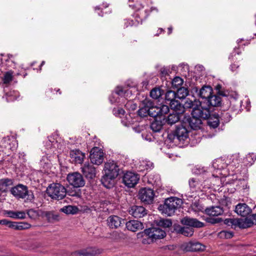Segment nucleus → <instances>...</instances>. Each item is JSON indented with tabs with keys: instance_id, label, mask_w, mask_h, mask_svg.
<instances>
[{
	"instance_id": "obj_1",
	"label": "nucleus",
	"mask_w": 256,
	"mask_h": 256,
	"mask_svg": "<svg viewBox=\"0 0 256 256\" xmlns=\"http://www.w3.org/2000/svg\"><path fill=\"white\" fill-rule=\"evenodd\" d=\"M182 204V199L176 197H170L165 200L163 204L160 205L158 210L162 214L171 216L174 214L177 209L181 207Z\"/></svg>"
},
{
	"instance_id": "obj_2",
	"label": "nucleus",
	"mask_w": 256,
	"mask_h": 256,
	"mask_svg": "<svg viewBox=\"0 0 256 256\" xmlns=\"http://www.w3.org/2000/svg\"><path fill=\"white\" fill-rule=\"evenodd\" d=\"M46 193L52 199L60 200L66 197V190L60 183H52L47 188Z\"/></svg>"
},
{
	"instance_id": "obj_3",
	"label": "nucleus",
	"mask_w": 256,
	"mask_h": 256,
	"mask_svg": "<svg viewBox=\"0 0 256 256\" xmlns=\"http://www.w3.org/2000/svg\"><path fill=\"white\" fill-rule=\"evenodd\" d=\"M11 194L15 197L19 198H26L27 202H33L34 196L32 190H28V187L19 184L10 190Z\"/></svg>"
},
{
	"instance_id": "obj_4",
	"label": "nucleus",
	"mask_w": 256,
	"mask_h": 256,
	"mask_svg": "<svg viewBox=\"0 0 256 256\" xmlns=\"http://www.w3.org/2000/svg\"><path fill=\"white\" fill-rule=\"evenodd\" d=\"M144 236L148 239V243H150L153 241L164 238L166 235V232L158 228H151L146 229L144 232Z\"/></svg>"
},
{
	"instance_id": "obj_5",
	"label": "nucleus",
	"mask_w": 256,
	"mask_h": 256,
	"mask_svg": "<svg viewBox=\"0 0 256 256\" xmlns=\"http://www.w3.org/2000/svg\"><path fill=\"white\" fill-rule=\"evenodd\" d=\"M66 179L70 184L74 188L82 187L85 184V181L82 176L78 172H74L68 174Z\"/></svg>"
},
{
	"instance_id": "obj_6",
	"label": "nucleus",
	"mask_w": 256,
	"mask_h": 256,
	"mask_svg": "<svg viewBox=\"0 0 256 256\" xmlns=\"http://www.w3.org/2000/svg\"><path fill=\"white\" fill-rule=\"evenodd\" d=\"M102 252V250L95 247H88L72 252L70 256H96Z\"/></svg>"
},
{
	"instance_id": "obj_7",
	"label": "nucleus",
	"mask_w": 256,
	"mask_h": 256,
	"mask_svg": "<svg viewBox=\"0 0 256 256\" xmlns=\"http://www.w3.org/2000/svg\"><path fill=\"white\" fill-rule=\"evenodd\" d=\"M138 198L146 204H152L154 201V190L149 188H143L138 192Z\"/></svg>"
},
{
	"instance_id": "obj_8",
	"label": "nucleus",
	"mask_w": 256,
	"mask_h": 256,
	"mask_svg": "<svg viewBox=\"0 0 256 256\" xmlns=\"http://www.w3.org/2000/svg\"><path fill=\"white\" fill-rule=\"evenodd\" d=\"M140 180L138 174L130 172H126L122 178V182L128 188L134 187Z\"/></svg>"
},
{
	"instance_id": "obj_9",
	"label": "nucleus",
	"mask_w": 256,
	"mask_h": 256,
	"mask_svg": "<svg viewBox=\"0 0 256 256\" xmlns=\"http://www.w3.org/2000/svg\"><path fill=\"white\" fill-rule=\"evenodd\" d=\"M210 110L208 108H204L201 102H196V106L192 112V115L202 119H207L210 116Z\"/></svg>"
},
{
	"instance_id": "obj_10",
	"label": "nucleus",
	"mask_w": 256,
	"mask_h": 256,
	"mask_svg": "<svg viewBox=\"0 0 256 256\" xmlns=\"http://www.w3.org/2000/svg\"><path fill=\"white\" fill-rule=\"evenodd\" d=\"M182 122L184 124H188L194 130L200 129L202 125V120L194 116L190 117L189 115L185 114L182 119Z\"/></svg>"
},
{
	"instance_id": "obj_11",
	"label": "nucleus",
	"mask_w": 256,
	"mask_h": 256,
	"mask_svg": "<svg viewBox=\"0 0 256 256\" xmlns=\"http://www.w3.org/2000/svg\"><path fill=\"white\" fill-rule=\"evenodd\" d=\"M90 158L92 164H100L104 160V152L98 147L94 148L90 152Z\"/></svg>"
},
{
	"instance_id": "obj_12",
	"label": "nucleus",
	"mask_w": 256,
	"mask_h": 256,
	"mask_svg": "<svg viewBox=\"0 0 256 256\" xmlns=\"http://www.w3.org/2000/svg\"><path fill=\"white\" fill-rule=\"evenodd\" d=\"M104 172L116 178L119 174L120 168L116 162L114 161H109L105 163Z\"/></svg>"
},
{
	"instance_id": "obj_13",
	"label": "nucleus",
	"mask_w": 256,
	"mask_h": 256,
	"mask_svg": "<svg viewBox=\"0 0 256 256\" xmlns=\"http://www.w3.org/2000/svg\"><path fill=\"white\" fill-rule=\"evenodd\" d=\"M83 174L86 178L93 179L96 176V168L92 164L88 162H86L81 168Z\"/></svg>"
},
{
	"instance_id": "obj_14",
	"label": "nucleus",
	"mask_w": 256,
	"mask_h": 256,
	"mask_svg": "<svg viewBox=\"0 0 256 256\" xmlns=\"http://www.w3.org/2000/svg\"><path fill=\"white\" fill-rule=\"evenodd\" d=\"M184 249L187 252L204 251L205 246L198 242H190L183 244Z\"/></svg>"
},
{
	"instance_id": "obj_15",
	"label": "nucleus",
	"mask_w": 256,
	"mask_h": 256,
	"mask_svg": "<svg viewBox=\"0 0 256 256\" xmlns=\"http://www.w3.org/2000/svg\"><path fill=\"white\" fill-rule=\"evenodd\" d=\"M181 223L185 226L190 228H202L204 226V224L197 220L196 218H190L186 216L180 220Z\"/></svg>"
},
{
	"instance_id": "obj_16",
	"label": "nucleus",
	"mask_w": 256,
	"mask_h": 256,
	"mask_svg": "<svg viewBox=\"0 0 256 256\" xmlns=\"http://www.w3.org/2000/svg\"><path fill=\"white\" fill-rule=\"evenodd\" d=\"M129 213L136 218H140L146 214L145 208L142 206H132L129 210Z\"/></svg>"
},
{
	"instance_id": "obj_17",
	"label": "nucleus",
	"mask_w": 256,
	"mask_h": 256,
	"mask_svg": "<svg viewBox=\"0 0 256 256\" xmlns=\"http://www.w3.org/2000/svg\"><path fill=\"white\" fill-rule=\"evenodd\" d=\"M108 226L111 228H117L124 224V220L117 216H110L107 219Z\"/></svg>"
},
{
	"instance_id": "obj_18",
	"label": "nucleus",
	"mask_w": 256,
	"mask_h": 256,
	"mask_svg": "<svg viewBox=\"0 0 256 256\" xmlns=\"http://www.w3.org/2000/svg\"><path fill=\"white\" fill-rule=\"evenodd\" d=\"M184 116V112H172L166 119V122L170 125H172L180 120H182Z\"/></svg>"
},
{
	"instance_id": "obj_19",
	"label": "nucleus",
	"mask_w": 256,
	"mask_h": 256,
	"mask_svg": "<svg viewBox=\"0 0 256 256\" xmlns=\"http://www.w3.org/2000/svg\"><path fill=\"white\" fill-rule=\"evenodd\" d=\"M174 132L177 136L178 141L180 142H183L188 138V132L185 126L182 125L178 126Z\"/></svg>"
},
{
	"instance_id": "obj_20",
	"label": "nucleus",
	"mask_w": 256,
	"mask_h": 256,
	"mask_svg": "<svg viewBox=\"0 0 256 256\" xmlns=\"http://www.w3.org/2000/svg\"><path fill=\"white\" fill-rule=\"evenodd\" d=\"M70 155L72 160L76 164H82L85 157L84 154L77 149L70 150Z\"/></svg>"
},
{
	"instance_id": "obj_21",
	"label": "nucleus",
	"mask_w": 256,
	"mask_h": 256,
	"mask_svg": "<svg viewBox=\"0 0 256 256\" xmlns=\"http://www.w3.org/2000/svg\"><path fill=\"white\" fill-rule=\"evenodd\" d=\"M235 212L238 215L246 216L251 212L252 210L246 204L240 203L236 206Z\"/></svg>"
},
{
	"instance_id": "obj_22",
	"label": "nucleus",
	"mask_w": 256,
	"mask_h": 256,
	"mask_svg": "<svg viewBox=\"0 0 256 256\" xmlns=\"http://www.w3.org/2000/svg\"><path fill=\"white\" fill-rule=\"evenodd\" d=\"M126 227L129 230L136 232L144 228L143 224L137 220H131L126 222Z\"/></svg>"
},
{
	"instance_id": "obj_23",
	"label": "nucleus",
	"mask_w": 256,
	"mask_h": 256,
	"mask_svg": "<svg viewBox=\"0 0 256 256\" xmlns=\"http://www.w3.org/2000/svg\"><path fill=\"white\" fill-rule=\"evenodd\" d=\"M116 178L114 176L104 173L101 178V182L104 187L110 188L114 186Z\"/></svg>"
},
{
	"instance_id": "obj_24",
	"label": "nucleus",
	"mask_w": 256,
	"mask_h": 256,
	"mask_svg": "<svg viewBox=\"0 0 256 256\" xmlns=\"http://www.w3.org/2000/svg\"><path fill=\"white\" fill-rule=\"evenodd\" d=\"M204 102H206L208 106L214 107L220 106L222 104V98L218 95L212 94L206 100H204Z\"/></svg>"
},
{
	"instance_id": "obj_25",
	"label": "nucleus",
	"mask_w": 256,
	"mask_h": 256,
	"mask_svg": "<svg viewBox=\"0 0 256 256\" xmlns=\"http://www.w3.org/2000/svg\"><path fill=\"white\" fill-rule=\"evenodd\" d=\"M228 162V170H234L236 168L239 166L240 160L236 155H232L226 160Z\"/></svg>"
},
{
	"instance_id": "obj_26",
	"label": "nucleus",
	"mask_w": 256,
	"mask_h": 256,
	"mask_svg": "<svg viewBox=\"0 0 256 256\" xmlns=\"http://www.w3.org/2000/svg\"><path fill=\"white\" fill-rule=\"evenodd\" d=\"M13 184L12 179L4 178L0 180V192H6L9 187Z\"/></svg>"
},
{
	"instance_id": "obj_27",
	"label": "nucleus",
	"mask_w": 256,
	"mask_h": 256,
	"mask_svg": "<svg viewBox=\"0 0 256 256\" xmlns=\"http://www.w3.org/2000/svg\"><path fill=\"white\" fill-rule=\"evenodd\" d=\"M206 214L210 216H218L224 212L223 208L219 206L208 208L205 210Z\"/></svg>"
},
{
	"instance_id": "obj_28",
	"label": "nucleus",
	"mask_w": 256,
	"mask_h": 256,
	"mask_svg": "<svg viewBox=\"0 0 256 256\" xmlns=\"http://www.w3.org/2000/svg\"><path fill=\"white\" fill-rule=\"evenodd\" d=\"M4 214L14 219H24L26 216V212L22 211L5 210Z\"/></svg>"
},
{
	"instance_id": "obj_29",
	"label": "nucleus",
	"mask_w": 256,
	"mask_h": 256,
	"mask_svg": "<svg viewBox=\"0 0 256 256\" xmlns=\"http://www.w3.org/2000/svg\"><path fill=\"white\" fill-rule=\"evenodd\" d=\"M212 94V89L210 86H204L200 90L199 96L206 100Z\"/></svg>"
},
{
	"instance_id": "obj_30",
	"label": "nucleus",
	"mask_w": 256,
	"mask_h": 256,
	"mask_svg": "<svg viewBox=\"0 0 256 256\" xmlns=\"http://www.w3.org/2000/svg\"><path fill=\"white\" fill-rule=\"evenodd\" d=\"M108 204V202L106 200L94 202L92 207L94 210L98 212H106L108 210L106 206Z\"/></svg>"
},
{
	"instance_id": "obj_31",
	"label": "nucleus",
	"mask_w": 256,
	"mask_h": 256,
	"mask_svg": "<svg viewBox=\"0 0 256 256\" xmlns=\"http://www.w3.org/2000/svg\"><path fill=\"white\" fill-rule=\"evenodd\" d=\"M189 185L191 190L193 192L202 190L201 182L196 178H192L189 180Z\"/></svg>"
},
{
	"instance_id": "obj_32",
	"label": "nucleus",
	"mask_w": 256,
	"mask_h": 256,
	"mask_svg": "<svg viewBox=\"0 0 256 256\" xmlns=\"http://www.w3.org/2000/svg\"><path fill=\"white\" fill-rule=\"evenodd\" d=\"M207 119H208V124L210 126L216 128L218 126L220 120L218 114H214L210 115V116Z\"/></svg>"
},
{
	"instance_id": "obj_33",
	"label": "nucleus",
	"mask_w": 256,
	"mask_h": 256,
	"mask_svg": "<svg viewBox=\"0 0 256 256\" xmlns=\"http://www.w3.org/2000/svg\"><path fill=\"white\" fill-rule=\"evenodd\" d=\"M254 224L250 216L244 219L238 218V227L242 228H246L252 226Z\"/></svg>"
},
{
	"instance_id": "obj_34",
	"label": "nucleus",
	"mask_w": 256,
	"mask_h": 256,
	"mask_svg": "<svg viewBox=\"0 0 256 256\" xmlns=\"http://www.w3.org/2000/svg\"><path fill=\"white\" fill-rule=\"evenodd\" d=\"M31 227V224L24 222H14V224L10 226V228H13L16 230H23L30 228Z\"/></svg>"
},
{
	"instance_id": "obj_35",
	"label": "nucleus",
	"mask_w": 256,
	"mask_h": 256,
	"mask_svg": "<svg viewBox=\"0 0 256 256\" xmlns=\"http://www.w3.org/2000/svg\"><path fill=\"white\" fill-rule=\"evenodd\" d=\"M169 104L170 108L173 110V112H184V108L182 104L178 100H176V99L170 102Z\"/></svg>"
},
{
	"instance_id": "obj_36",
	"label": "nucleus",
	"mask_w": 256,
	"mask_h": 256,
	"mask_svg": "<svg viewBox=\"0 0 256 256\" xmlns=\"http://www.w3.org/2000/svg\"><path fill=\"white\" fill-rule=\"evenodd\" d=\"M178 232L183 234L186 236H192L194 234V229L188 226L180 227L177 229Z\"/></svg>"
},
{
	"instance_id": "obj_37",
	"label": "nucleus",
	"mask_w": 256,
	"mask_h": 256,
	"mask_svg": "<svg viewBox=\"0 0 256 256\" xmlns=\"http://www.w3.org/2000/svg\"><path fill=\"white\" fill-rule=\"evenodd\" d=\"M163 126V122L161 120H158L156 118L154 121H153L150 124V128L154 132H160Z\"/></svg>"
},
{
	"instance_id": "obj_38",
	"label": "nucleus",
	"mask_w": 256,
	"mask_h": 256,
	"mask_svg": "<svg viewBox=\"0 0 256 256\" xmlns=\"http://www.w3.org/2000/svg\"><path fill=\"white\" fill-rule=\"evenodd\" d=\"M78 209L76 206L68 205L60 208V211L66 214H74L78 212Z\"/></svg>"
},
{
	"instance_id": "obj_39",
	"label": "nucleus",
	"mask_w": 256,
	"mask_h": 256,
	"mask_svg": "<svg viewBox=\"0 0 256 256\" xmlns=\"http://www.w3.org/2000/svg\"><path fill=\"white\" fill-rule=\"evenodd\" d=\"M156 222L158 226L164 228H170L172 225V222L170 219L160 218L157 220Z\"/></svg>"
},
{
	"instance_id": "obj_40",
	"label": "nucleus",
	"mask_w": 256,
	"mask_h": 256,
	"mask_svg": "<svg viewBox=\"0 0 256 256\" xmlns=\"http://www.w3.org/2000/svg\"><path fill=\"white\" fill-rule=\"evenodd\" d=\"M45 216L49 222L58 221L60 218L59 214L53 211L46 212Z\"/></svg>"
},
{
	"instance_id": "obj_41",
	"label": "nucleus",
	"mask_w": 256,
	"mask_h": 256,
	"mask_svg": "<svg viewBox=\"0 0 256 256\" xmlns=\"http://www.w3.org/2000/svg\"><path fill=\"white\" fill-rule=\"evenodd\" d=\"M212 165L214 168L220 170L224 169L228 166L227 162H224V160L222 158L216 160L213 162Z\"/></svg>"
},
{
	"instance_id": "obj_42",
	"label": "nucleus",
	"mask_w": 256,
	"mask_h": 256,
	"mask_svg": "<svg viewBox=\"0 0 256 256\" xmlns=\"http://www.w3.org/2000/svg\"><path fill=\"white\" fill-rule=\"evenodd\" d=\"M256 160V154L254 153H250L247 154L244 159V162L246 164L251 166Z\"/></svg>"
},
{
	"instance_id": "obj_43",
	"label": "nucleus",
	"mask_w": 256,
	"mask_h": 256,
	"mask_svg": "<svg viewBox=\"0 0 256 256\" xmlns=\"http://www.w3.org/2000/svg\"><path fill=\"white\" fill-rule=\"evenodd\" d=\"M177 92L176 93L177 97L180 98H184L188 94V90L184 87H180L177 88Z\"/></svg>"
},
{
	"instance_id": "obj_44",
	"label": "nucleus",
	"mask_w": 256,
	"mask_h": 256,
	"mask_svg": "<svg viewBox=\"0 0 256 256\" xmlns=\"http://www.w3.org/2000/svg\"><path fill=\"white\" fill-rule=\"evenodd\" d=\"M224 223L232 228H236L238 227V218H226Z\"/></svg>"
},
{
	"instance_id": "obj_45",
	"label": "nucleus",
	"mask_w": 256,
	"mask_h": 256,
	"mask_svg": "<svg viewBox=\"0 0 256 256\" xmlns=\"http://www.w3.org/2000/svg\"><path fill=\"white\" fill-rule=\"evenodd\" d=\"M131 90H124L122 86H117L115 90V94L118 96L127 97L129 94H131Z\"/></svg>"
},
{
	"instance_id": "obj_46",
	"label": "nucleus",
	"mask_w": 256,
	"mask_h": 256,
	"mask_svg": "<svg viewBox=\"0 0 256 256\" xmlns=\"http://www.w3.org/2000/svg\"><path fill=\"white\" fill-rule=\"evenodd\" d=\"M162 95V92L160 88H155L151 90L150 96L154 100L160 98Z\"/></svg>"
},
{
	"instance_id": "obj_47",
	"label": "nucleus",
	"mask_w": 256,
	"mask_h": 256,
	"mask_svg": "<svg viewBox=\"0 0 256 256\" xmlns=\"http://www.w3.org/2000/svg\"><path fill=\"white\" fill-rule=\"evenodd\" d=\"M196 102H200V101L196 100L192 101L190 100H186L184 104L183 105H182L184 108V112H185L186 108H192V110H194L195 106H196Z\"/></svg>"
},
{
	"instance_id": "obj_48",
	"label": "nucleus",
	"mask_w": 256,
	"mask_h": 256,
	"mask_svg": "<svg viewBox=\"0 0 256 256\" xmlns=\"http://www.w3.org/2000/svg\"><path fill=\"white\" fill-rule=\"evenodd\" d=\"M6 96L7 101L12 102L16 100L19 97L20 94L18 92L10 91L7 94Z\"/></svg>"
},
{
	"instance_id": "obj_49",
	"label": "nucleus",
	"mask_w": 256,
	"mask_h": 256,
	"mask_svg": "<svg viewBox=\"0 0 256 256\" xmlns=\"http://www.w3.org/2000/svg\"><path fill=\"white\" fill-rule=\"evenodd\" d=\"M13 72L11 70L7 72L4 74L3 78V82L4 84H9L12 80Z\"/></svg>"
},
{
	"instance_id": "obj_50",
	"label": "nucleus",
	"mask_w": 256,
	"mask_h": 256,
	"mask_svg": "<svg viewBox=\"0 0 256 256\" xmlns=\"http://www.w3.org/2000/svg\"><path fill=\"white\" fill-rule=\"evenodd\" d=\"M184 80L181 78L176 76L172 81V85L174 88H178L182 84Z\"/></svg>"
},
{
	"instance_id": "obj_51",
	"label": "nucleus",
	"mask_w": 256,
	"mask_h": 256,
	"mask_svg": "<svg viewBox=\"0 0 256 256\" xmlns=\"http://www.w3.org/2000/svg\"><path fill=\"white\" fill-rule=\"evenodd\" d=\"M166 100L169 102L174 100L177 97L176 93L172 90H168L166 94Z\"/></svg>"
},
{
	"instance_id": "obj_52",
	"label": "nucleus",
	"mask_w": 256,
	"mask_h": 256,
	"mask_svg": "<svg viewBox=\"0 0 256 256\" xmlns=\"http://www.w3.org/2000/svg\"><path fill=\"white\" fill-rule=\"evenodd\" d=\"M148 116L152 117L159 118L158 107L154 106L148 110Z\"/></svg>"
},
{
	"instance_id": "obj_53",
	"label": "nucleus",
	"mask_w": 256,
	"mask_h": 256,
	"mask_svg": "<svg viewBox=\"0 0 256 256\" xmlns=\"http://www.w3.org/2000/svg\"><path fill=\"white\" fill-rule=\"evenodd\" d=\"M170 110L169 107L163 104L160 107L158 108L159 118H161V116L165 114H166Z\"/></svg>"
},
{
	"instance_id": "obj_54",
	"label": "nucleus",
	"mask_w": 256,
	"mask_h": 256,
	"mask_svg": "<svg viewBox=\"0 0 256 256\" xmlns=\"http://www.w3.org/2000/svg\"><path fill=\"white\" fill-rule=\"evenodd\" d=\"M142 105L147 109H150L154 106V102L148 98H146L142 101Z\"/></svg>"
},
{
	"instance_id": "obj_55",
	"label": "nucleus",
	"mask_w": 256,
	"mask_h": 256,
	"mask_svg": "<svg viewBox=\"0 0 256 256\" xmlns=\"http://www.w3.org/2000/svg\"><path fill=\"white\" fill-rule=\"evenodd\" d=\"M26 214L28 217L31 219L35 220L38 216V212L34 209H30L28 210Z\"/></svg>"
},
{
	"instance_id": "obj_56",
	"label": "nucleus",
	"mask_w": 256,
	"mask_h": 256,
	"mask_svg": "<svg viewBox=\"0 0 256 256\" xmlns=\"http://www.w3.org/2000/svg\"><path fill=\"white\" fill-rule=\"evenodd\" d=\"M148 110L149 109H147V108L142 106V108L138 110V114L140 117L146 116H148Z\"/></svg>"
},
{
	"instance_id": "obj_57",
	"label": "nucleus",
	"mask_w": 256,
	"mask_h": 256,
	"mask_svg": "<svg viewBox=\"0 0 256 256\" xmlns=\"http://www.w3.org/2000/svg\"><path fill=\"white\" fill-rule=\"evenodd\" d=\"M168 139L170 142L177 143L178 142V141L177 136H176V134H175L174 131L168 134Z\"/></svg>"
},
{
	"instance_id": "obj_58",
	"label": "nucleus",
	"mask_w": 256,
	"mask_h": 256,
	"mask_svg": "<svg viewBox=\"0 0 256 256\" xmlns=\"http://www.w3.org/2000/svg\"><path fill=\"white\" fill-rule=\"evenodd\" d=\"M206 171V169L204 167L196 166L193 169V173L196 174H200Z\"/></svg>"
},
{
	"instance_id": "obj_59",
	"label": "nucleus",
	"mask_w": 256,
	"mask_h": 256,
	"mask_svg": "<svg viewBox=\"0 0 256 256\" xmlns=\"http://www.w3.org/2000/svg\"><path fill=\"white\" fill-rule=\"evenodd\" d=\"M241 53L240 51L239 50L238 48H234L232 52L229 56V59H232V61H234L236 58H234V56H236V54H240ZM237 59V58H236Z\"/></svg>"
},
{
	"instance_id": "obj_60",
	"label": "nucleus",
	"mask_w": 256,
	"mask_h": 256,
	"mask_svg": "<svg viewBox=\"0 0 256 256\" xmlns=\"http://www.w3.org/2000/svg\"><path fill=\"white\" fill-rule=\"evenodd\" d=\"M0 224L8 226L9 228H10V226H11L12 224H14V222L8 221L6 219H4L0 220Z\"/></svg>"
},
{
	"instance_id": "obj_61",
	"label": "nucleus",
	"mask_w": 256,
	"mask_h": 256,
	"mask_svg": "<svg viewBox=\"0 0 256 256\" xmlns=\"http://www.w3.org/2000/svg\"><path fill=\"white\" fill-rule=\"evenodd\" d=\"M160 72L162 76H166L168 74L170 70L166 68H162L160 70Z\"/></svg>"
},
{
	"instance_id": "obj_62",
	"label": "nucleus",
	"mask_w": 256,
	"mask_h": 256,
	"mask_svg": "<svg viewBox=\"0 0 256 256\" xmlns=\"http://www.w3.org/2000/svg\"><path fill=\"white\" fill-rule=\"evenodd\" d=\"M125 106L128 108H131L132 110H135L136 107V106L131 101L128 102Z\"/></svg>"
},
{
	"instance_id": "obj_63",
	"label": "nucleus",
	"mask_w": 256,
	"mask_h": 256,
	"mask_svg": "<svg viewBox=\"0 0 256 256\" xmlns=\"http://www.w3.org/2000/svg\"><path fill=\"white\" fill-rule=\"evenodd\" d=\"M220 234L222 236H224L226 238H230L233 236L232 233L230 232L224 231L222 232Z\"/></svg>"
},
{
	"instance_id": "obj_64",
	"label": "nucleus",
	"mask_w": 256,
	"mask_h": 256,
	"mask_svg": "<svg viewBox=\"0 0 256 256\" xmlns=\"http://www.w3.org/2000/svg\"><path fill=\"white\" fill-rule=\"evenodd\" d=\"M240 66L238 64H233L230 65V69L233 72H236L237 69L239 68Z\"/></svg>"
}]
</instances>
